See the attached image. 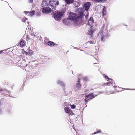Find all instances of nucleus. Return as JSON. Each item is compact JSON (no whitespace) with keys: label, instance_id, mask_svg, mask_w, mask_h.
<instances>
[{"label":"nucleus","instance_id":"30","mask_svg":"<svg viewBox=\"0 0 135 135\" xmlns=\"http://www.w3.org/2000/svg\"><path fill=\"white\" fill-rule=\"evenodd\" d=\"M88 43H89L90 44H93L94 43V42H93L91 41H88L87 42H86V44H88Z\"/></svg>","mask_w":135,"mask_h":135},{"label":"nucleus","instance_id":"29","mask_svg":"<svg viewBox=\"0 0 135 135\" xmlns=\"http://www.w3.org/2000/svg\"><path fill=\"white\" fill-rule=\"evenodd\" d=\"M33 76L32 74L30 75H27V77L29 78V79H32L33 77Z\"/></svg>","mask_w":135,"mask_h":135},{"label":"nucleus","instance_id":"14","mask_svg":"<svg viewBox=\"0 0 135 135\" xmlns=\"http://www.w3.org/2000/svg\"><path fill=\"white\" fill-rule=\"evenodd\" d=\"M57 84L59 85L64 87L65 86V85L64 83L60 80H59L57 81Z\"/></svg>","mask_w":135,"mask_h":135},{"label":"nucleus","instance_id":"48","mask_svg":"<svg viewBox=\"0 0 135 135\" xmlns=\"http://www.w3.org/2000/svg\"><path fill=\"white\" fill-rule=\"evenodd\" d=\"M114 84H115V83L114 82Z\"/></svg>","mask_w":135,"mask_h":135},{"label":"nucleus","instance_id":"33","mask_svg":"<svg viewBox=\"0 0 135 135\" xmlns=\"http://www.w3.org/2000/svg\"><path fill=\"white\" fill-rule=\"evenodd\" d=\"M107 0H100V3L105 2Z\"/></svg>","mask_w":135,"mask_h":135},{"label":"nucleus","instance_id":"21","mask_svg":"<svg viewBox=\"0 0 135 135\" xmlns=\"http://www.w3.org/2000/svg\"><path fill=\"white\" fill-rule=\"evenodd\" d=\"M30 16H33V15H34L35 13V10L32 11L31 12H30Z\"/></svg>","mask_w":135,"mask_h":135},{"label":"nucleus","instance_id":"38","mask_svg":"<svg viewBox=\"0 0 135 135\" xmlns=\"http://www.w3.org/2000/svg\"><path fill=\"white\" fill-rule=\"evenodd\" d=\"M94 0L96 2H100V0Z\"/></svg>","mask_w":135,"mask_h":135},{"label":"nucleus","instance_id":"31","mask_svg":"<svg viewBox=\"0 0 135 135\" xmlns=\"http://www.w3.org/2000/svg\"><path fill=\"white\" fill-rule=\"evenodd\" d=\"M41 13L40 12H37L36 13V15L37 16H40L41 15Z\"/></svg>","mask_w":135,"mask_h":135},{"label":"nucleus","instance_id":"19","mask_svg":"<svg viewBox=\"0 0 135 135\" xmlns=\"http://www.w3.org/2000/svg\"><path fill=\"white\" fill-rule=\"evenodd\" d=\"M27 20V19L26 17H24L22 19V22H25L26 20ZM27 21L28 23L29 24V22H28L27 20Z\"/></svg>","mask_w":135,"mask_h":135},{"label":"nucleus","instance_id":"25","mask_svg":"<svg viewBox=\"0 0 135 135\" xmlns=\"http://www.w3.org/2000/svg\"><path fill=\"white\" fill-rule=\"evenodd\" d=\"M103 76H104L106 78V79H107L108 80H112V79H110L106 75H105L104 74H103Z\"/></svg>","mask_w":135,"mask_h":135},{"label":"nucleus","instance_id":"47","mask_svg":"<svg viewBox=\"0 0 135 135\" xmlns=\"http://www.w3.org/2000/svg\"><path fill=\"white\" fill-rule=\"evenodd\" d=\"M86 107L87 106V105H86Z\"/></svg>","mask_w":135,"mask_h":135},{"label":"nucleus","instance_id":"41","mask_svg":"<svg viewBox=\"0 0 135 135\" xmlns=\"http://www.w3.org/2000/svg\"><path fill=\"white\" fill-rule=\"evenodd\" d=\"M29 12V13H28V15H28V16H30V12Z\"/></svg>","mask_w":135,"mask_h":135},{"label":"nucleus","instance_id":"37","mask_svg":"<svg viewBox=\"0 0 135 135\" xmlns=\"http://www.w3.org/2000/svg\"><path fill=\"white\" fill-rule=\"evenodd\" d=\"M29 2L30 3H32L33 2V0H28Z\"/></svg>","mask_w":135,"mask_h":135},{"label":"nucleus","instance_id":"24","mask_svg":"<svg viewBox=\"0 0 135 135\" xmlns=\"http://www.w3.org/2000/svg\"><path fill=\"white\" fill-rule=\"evenodd\" d=\"M101 132V130H98L97 132H95L93 133L94 134H95L97 133H100Z\"/></svg>","mask_w":135,"mask_h":135},{"label":"nucleus","instance_id":"11","mask_svg":"<svg viewBox=\"0 0 135 135\" xmlns=\"http://www.w3.org/2000/svg\"><path fill=\"white\" fill-rule=\"evenodd\" d=\"M80 79L79 78L78 82L76 85V87L78 89H80L81 87V85L80 84Z\"/></svg>","mask_w":135,"mask_h":135},{"label":"nucleus","instance_id":"12","mask_svg":"<svg viewBox=\"0 0 135 135\" xmlns=\"http://www.w3.org/2000/svg\"><path fill=\"white\" fill-rule=\"evenodd\" d=\"M94 32V30H93L90 28V29L88 31V32L87 33V35H92Z\"/></svg>","mask_w":135,"mask_h":135},{"label":"nucleus","instance_id":"22","mask_svg":"<svg viewBox=\"0 0 135 135\" xmlns=\"http://www.w3.org/2000/svg\"><path fill=\"white\" fill-rule=\"evenodd\" d=\"M70 107L72 109H74L76 107V105L74 104H70Z\"/></svg>","mask_w":135,"mask_h":135},{"label":"nucleus","instance_id":"23","mask_svg":"<svg viewBox=\"0 0 135 135\" xmlns=\"http://www.w3.org/2000/svg\"><path fill=\"white\" fill-rule=\"evenodd\" d=\"M28 55L31 56L33 54V52L32 51H30L28 52Z\"/></svg>","mask_w":135,"mask_h":135},{"label":"nucleus","instance_id":"17","mask_svg":"<svg viewBox=\"0 0 135 135\" xmlns=\"http://www.w3.org/2000/svg\"><path fill=\"white\" fill-rule=\"evenodd\" d=\"M68 4L72 3L74 2V0H65Z\"/></svg>","mask_w":135,"mask_h":135},{"label":"nucleus","instance_id":"10","mask_svg":"<svg viewBox=\"0 0 135 135\" xmlns=\"http://www.w3.org/2000/svg\"><path fill=\"white\" fill-rule=\"evenodd\" d=\"M64 110L67 113H68L69 114H71V110L69 107H65L64 108Z\"/></svg>","mask_w":135,"mask_h":135},{"label":"nucleus","instance_id":"26","mask_svg":"<svg viewBox=\"0 0 135 135\" xmlns=\"http://www.w3.org/2000/svg\"><path fill=\"white\" fill-rule=\"evenodd\" d=\"M83 80L84 81H87L88 80V77H84L83 78Z\"/></svg>","mask_w":135,"mask_h":135},{"label":"nucleus","instance_id":"28","mask_svg":"<svg viewBox=\"0 0 135 135\" xmlns=\"http://www.w3.org/2000/svg\"><path fill=\"white\" fill-rule=\"evenodd\" d=\"M3 111L2 109H1V108H0V115H1L2 114H3Z\"/></svg>","mask_w":135,"mask_h":135},{"label":"nucleus","instance_id":"5","mask_svg":"<svg viewBox=\"0 0 135 135\" xmlns=\"http://www.w3.org/2000/svg\"><path fill=\"white\" fill-rule=\"evenodd\" d=\"M42 12L44 13H49L52 11V10L51 7H44L42 8Z\"/></svg>","mask_w":135,"mask_h":135},{"label":"nucleus","instance_id":"45","mask_svg":"<svg viewBox=\"0 0 135 135\" xmlns=\"http://www.w3.org/2000/svg\"><path fill=\"white\" fill-rule=\"evenodd\" d=\"M113 92H113V93H113Z\"/></svg>","mask_w":135,"mask_h":135},{"label":"nucleus","instance_id":"35","mask_svg":"<svg viewBox=\"0 0 135 135\" xmlns=\"http://www.w3.org/2000/svg\"><path fill=\"white\" fill-rule=\"evenodd\" d=\"M23 13L26 15H28V13H29V12L28 11H25Z\"/></svg>","mask_w":135,"mask_h":135},{"label":"nucleus","instance_id":"20","mask_svg":"<svg viewBox=\"0 0 135 135\" xmlns=\"http://www.w3.org/2000/svg\"><path fill=\"white\" fill-rule=\"evenodd\" d=\"M112 84L113 86L114 85L113 84H112L110 82H108L105 83H104V85H110Z\"/></svg>","mask_w":135,"mask_h":135},{"label":"nucleus","instance_id":"18","mask_svg":"<svg viewBox=\"0 0 135 135\" xmlns=\"http://www.w3.org/2000/svg\"><path fill=\"white\" fill-rule=\"evenodd\" d=\"M47 3L46 1H43L42 2L41 5L42 7L43 8L45 7L44 6H46L47 5Z\"/></svg>","mask_w":135,"mask_h":135},{"label":"nucleus","instance_id":"3","mask_svg":"<svg viewBox=\"0 0 135 135\" xmlns=\"http://www.w3.org/2000/svg\"><path fill=\"white\" fill-rule=\"evenodd\" d=\"M65 13L64 11H55L53 14V17L56 20L60 21L61 18L65 15Z\"/></svg>","mask_w":135,"mask_h":135},{"label":"nucleus","instance_id":"8","mask_svg":"<svg viewBox=\"0 0 135 135\" xmlns=\"http://www.w3.org/2000/svg\"><path fill=\"white\" fill-rule=\"evenodd\" d=\"M91 5V3L89 2H88L84 4V8L86 11H88Z\"/></svg>","mask_w":135,"mask_h":135},{"label":"nucleus","instance_id":"9","mask_svg":"<svg viewBox=\"0 0 135 135\" xmlns=\"http://www.w3.org/2000/svg\"><path fill=\"white\" fill-rule=\"evenodd\" d=\"M94 23V20L93 19L92 17H90L88 20L87 24L91 26L93 25Z\"/></svg>","mask_w":135,"mask_h":135},{"label":"nucleus","instance_id":"13","mask_svg":"<svg viewBox=\"0 0 135 135\" xmlns=\"http://www.w3.org/2000/svg\"><path fill=\"white\" fill-rule=\"evenodd\" d=\"M107 10L106 7L103 6L102 9V15L103 16H105L106 14Z\"/></svg>","mask_w":135,"mask_h":135},{"label":"nucleus","instance_id":"32","mask_svg":"<svg viewBox=\"0 0 135 135\" xmlns=\"http://www.w3.org/2000/svg\"><path fill=\"white\" fill-rule=\"evenodd\" d=\"M3 83L4 84H6L7 85H8L9 84V82L7 81H5Z\"/></svg>","mask_w":135,"mask_h":135},{"label":"nucleus","instance_id":"46","mask_svg":"<svg viewBox=\"0 0 135 135\" xmlns=\"http://www.w3.org/2000/svg\"><path fill=\"white\" fill-rule=\"evenodd\" d=\"M1 105V103H0V105Z\"/></svg>","mask_w":135,"mask_h":135},{"label":"nucleus","instance_id":"27","mask_svg":"<svg viewBox=\"0 0 135 135\" xmlns=\"http://www.w3.org/2000/svg\"><path fill=\"white\" fill-rule=\"evenodd\" d=\"M69 20H66L64 21V23H65L66 25H68V23L67 22V21Z\"/></svg>","mask_w":135,"mask_h":135},{"label":"nucleus","instance_id":"44","mask_svg":"<svg viewBox=\"0 0 135 135\" xmlns=\"http://www.w3.org/2000/svg\"><path fill=\"white\" fill-rule=\"evenodd\" d=\"M125 89L126 90H128L129 89Z\"/></svg>","mask_w":135,"mask_h":135},{"label":"nucleus","instance_id":"40","mask_svg":"<svg viewBox=\"0 0 135 135\" xmlns=\"http://www.w3.org/2000/svg\"><path fill=\"white\" fill-rule=\"evenodd\" d=\"M55 45L56 47H57L58 46V45L55 43Z\"/></svg>","mask_w":135,"mask_h":135},{"label":"nucleus","instance_id":"1","mask_svg":"<svg viewBox=\"0 0 135 135\" xmlns=\"http://www.w3.org/2000/svg\"><path fill=\"white\" fill-rule=\"evenodd\" d=\"M73 12H70L69 14L68 20L73 21L75 26H77L80 23L79 21V16Z\"/></svg>","mask_w":135,"mask_h":135},{"label":"nucleus","instance_id":"36","mask_svg":"<svg viewBox=\"0 0 135 135\" xmlns=\"http://www.w3.org/2000/svg\"><path fill=\"white\" fill-rule=\"evenodd\" d=\"M4 89L0 87V92L2 91H4Z\"/></svg>","mask_w":135,"mask_h":135},{"label":"nucleus","instance_id":"7","mask_svg":"<svg viewBox=\"0 0 135 135\" xmlns=\"http://www.w3.org/2000/svg\"><path fill=\"white\" fill-rule=\"evenodd\" d=\"M98 37L100 38L101 41L104 42L105 41V36L103 34V32L102 30H100L98 35Z\"/></svg>","mask_w":135,"mask_h":135},{"label":"nucleus","instance_id":"34","mask_svg":"<svg viewBox=\"0 0 135 135\" xmlns=\"http://www.w3.org/2000/svg\"><path fill=\"white\" fill-rule=\"evenodd\" d=\"M109 36V35L108 33H107L105 35V37L107 38H108Z\"/></svg>","mask_w":135,"mask_h":135},{"label":"nucleus","instance_id":"39","mask_svg":"<svg viewBox=\"0 0 135 135\" xmlns=\"http://www.w3.org/2000/svg\"><path fill=\"white\" fill-rule=\"evenodd\" d=\"M25 54L26 55H28V52H25Z\"/></svg>","mask_w":135,"mask_h":135},{"label":"nucleus","instance_id":"42","mask_svg":"<svg viewBox=\"0 0 135 135\" xmlns=\"http://www.w3.org/2000/svg\"><path fill=\"white\" fill-rule=\"evenodd\" d=\"M3 50H1L0 51V54L2 53L3 52Z\"/></svg>","mask_w":135,"mask_h":135},{"label":"nucleus","instance_id":"15","mask_svg":"<svg viewBox=\"0 0 135 135\" xmlns=\"http://www.w3.org/2000/svg\"><path fill=\"white\" fill-rule=\"evenodd\" d=\"M20 47H23L25 45V43L24 40L22 39H21L20 40V41L19 43Z\"/></svg>","mask_w":135,"mask_h":135},{"label":"nucleus","instance_id":"2","mask_svg":"<svg viewBox=\"0 0 135 135\" xmlns=\"http://www.w3.org/2000/svg\"><path fill=\"white\" fill-rule=\"evenodd\" d=\"M78 15L79 16L80 19H81V21L83 23H85L89 16L88 14L85 16L84 13V10L82 8H78L77 10Z\"/></svg>","mask_w":135,"mask_h":135},{"label":"nucleus","instance_id":"16","mask_svg":"<svg viewBox=\"0 0 135 135\" xmlns=\"http://www.w3.org/2000/svg\"><path fill=\"white\" fill-rule=\"evenodd\" d=\"M47 45L50 47L55 46V43L52 41H49L47 43Z\"/></svg>","mask_w":135,"mask_h":135},{"label":"nucleus","instance_id":"4","mask_svg":"<svg viewBox=\"0 0 135 135\" xmlns=\"http://www.w3.org/2000/svg\"><path fill=\"white\" fill-rule=\"evenodd\" d=\"M49 4L50 7L52 8V11L54 12V11L56 9V6L59 4V1L58 0H50Z\"/></svg>","mask_w":135,"mask_h":135},{"label":"nucleus","instance_id":"43","mask_svg":"<svg viewBox=\"0 0 135 135\" xmlns=\"http://www.w3.org/2000/svg\"><path fill=\"white\" fill-rule=\"evenodd\" d=\"M80 50L82 51H83V50L82 49L81 50Z\"/></svg>","mask_w":135,"mask_h":135},{"label":"nucleus","instance_id":"6","mask_svg":"<svg viewBox=\"0 0 135 135\" xmlns=\"http://www.w3.org/2000/svg\"><path fill=\"white\" fill-rule=\"evenodd\" d=\"M95 97V96H94L93 93H91L86 95L84 99L85 102H87L90 100H91L94 98Z\"/></svg>","mask_w":135,"mask_h":135}]
</instances>
